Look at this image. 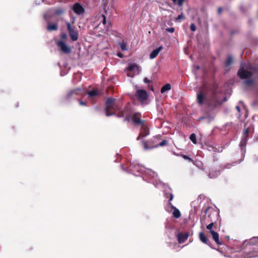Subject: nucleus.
<instances>
[{"label":"nucleus","instance_id":"nucleus-1","mask_svg":"<svg viewBox=\"0 0 258 258\" xmlns=\"http://www.w3.org/2000/svg\"><path fill=\"white\" fill-rule=\"evenodd\" d=\"M255 72L256 69L250 63H241L237 74L240 78L246 80L244 83L249 86L253 83V81L250 78Z\"/></svg>","mask_w":258,"mask_h":258},{"label":"nucleus","instance_id":"nucleus-2","mask_svg":"<svg viewBox=\"0 0 258 258\" xmlns=\"http://www.w3.org/2000/svg\"><path fill=\"white\" fill-rule=\"evenodd\" d=\"M119 109L118 105L115 99L108 98L106 101V115L107 116L112 115Z\"/></svg>","mask_w":258,"mask_h":258},{"label":"nucleus","instance_id":"nucleus-3","mask_svg":"<svg viewBox=\"0 0 258 258\" xmlns=\"http://www.w3.org/2000/svg\"><path fill=\"white\" fill-rule=\"evenodd\" d=\"M132 170L133 171H137L142 173H145L151 178H154L157 176V174L153 171L149 169H145V167L139 165H135L134 167H132Z\"/></svg>","mask_w":258,"mask_h":258},{"label":"nucleus","instance_id":"nucleus-4","mask_svg":"<svg viewBox=\"0 0 258 258\" xmlns=\"http://www.w3.org/2000/svg\"><path fill=\"white\" fill-rule=\"evenodd\" d=\"M136 96L142 104L145 103L148 98L147 93L145 90H137Z\"/></svg>","mask_w":258,"mask_h":258},{"label":"nucleus","instance_id":"nucleus-5","mask_svg":"<svg viewBox=\"0 0 258 258\" xmlns=\"http://www.w3.org/2000/svg\"><path fill=\"white\" fill-rule=\"evenodd\" d=\"M126 72L128 77H133L134 75L139 73V69L137 64L133 63L129 65Z\"/></svg>","mask_w":258,"mask_h":258},{"label":"nucleus","instance_id":"nucleus-6","mask_svg":"<svg viewBox=\"0 0 258 258\" xmlns=\"http://www.w3.org/2000/svg\"><path fill=\"white\" fill-rule=\"evenodd\" d=\"M248 133H249L248 128H246L243 131V136H242V138L241 139V141L240 142V147H241L242 151L245 150L246 144V142L248 139ZM244 151L245 152V151Z\"/></svg>","mask_w":258,"mask_h":258},{"label":"nucleus","instance_id":"nucleus-7","mask_svg":"<svg viewBox=\"0 0 258 258\" xmlns=\"http://www.w3.org/2000/svg\"><path fill=\"white\" fill-rule=\"evenodd\" d=\"M68 30L69 31V35L73 41H76L78 39V34L74 29L71 27V23L69 22L67 23Z\"/></svg>","mask_w":258,"mask_h":258},{"label":"nucleus","instance_id":"nucleus-8","mask_svg":"<svg viewBox=\"0 0 258 258\" xmlns=\"http://www.w3.org/2000/svg\"><path fill=\"white\" fill-rule=\"evenodd\" d=\"M64 13V10L62 8H57L52 9L48 11V15L54 17L61 15Z\"/></svg>","mask_w":258,"mask_h":258},{"label":"nucleus","instance_id":"nucleus-9","mask_svg":"<svg viewBox=\"0 0 258 258\" xmlns=\"http://www.w3.org/2000/svg\"><path fill=\"white\" fill-rule=\"evenodd\" d=\"M72 9L75 14L78 15H82L85 12V9L79 3H76L73 6Z\"/></svg>","mask_w":258,"mask_h":258},{"label":"nucleus","instance_id":"nucleus-10","mask_svg":"<svg viewBox=\"0 0 258 258\" xmlns=\"http://www.w3.org/2000/svg\"><path fill=\"white\" fill-rule=\"evenodd\" d=\"M56 44L63 53L68 54L71 52V48L63 41H58Z\"/></svg>","mask_w":258,"mask_h":258},{"label":"nucleus","instance_id":"nucleus-11","mask_svg":"<svg viewBox=\"0 0 258 258\" xmlns=\"http://www.w3.org/2000/svg\"><path fill=\"white\" fill-rule=\"evenodd\" d=\"M149 134L147 127L145 125L144 123L142 124V128L139 136L137 138V140H139L141 137H144L148 135Z\"/></svg>","mask_w":258,"mask_h":258},{"label":"nucleus","instance_id":"nucleus-12","mask_svg":"<svg viewBox=\"0 0 258 258\" xmlns=\"http://www.w3.org/2000/svg\"><path fill=\"white\" fill-rule=\"evenodd\" d=\"M141 114L139 113H136L133 117V121L138 124H143L144 123V120L141 119Z\"/></svg>","mask_w":258,"mask_h":258},{"label":"nucleus","instance_id":"nucleus-13","mask_svg":"<svg viewBox=\"0 0 258 258\" xmlns=\"http://www.w3.org/2000/svg\"><path fill=\"white\" fill-rule=\"evenodd\" d=\"M188 237V234L187 233H178L177 234L178 240L179 243H181L184 242Z\"/></svg>","mask_w":258,"mask_h":258},{"label":"nucleus","instance_id":"nucleus-14","mask_svg":"<svg viewBox=\"0 0 258 258\" xmlns=\"http://www.w3.org/2000/svg\"><path fill=\"white\" fill-rule=\"evenodd\" d=\"M163 49V47L160 46L157 48L153 50L150 55V58L151 59L155 58L159 54L160 51Z\"/></svg>","mask_w":258,"mask_h":258},{"label":"nucleus","instance_id":"nucleus-15","mask_svg":"<svg viewBox=\"0 0 258 258\" xmlns=\"http://www.w3.org/2000/svg\"><path fill=\"white\" fill-rule=\"evenodd\" d=\"M205 98V95L201 91H199L197 93V101L200 105L203 104Z\"/></svg>","mask_w":258,"mask_h":258},{"label":"nucleus","instance_id":"nucleus-16","mask_svg":"<svg viewBox=\"0 0 258 258\" xmlns=\"http://www.w3.org/2000/svg\"><path fill=\"white\" fill-rule=\"evenodd\" d=\"M118 45H119L120 48L122 51H126L128 49L127 47L126 42H125L124 40H122L118 42Z\"/></svg>","mask_w":258,"mask_h":258},{"label":"nucleus","instance_id":"nucleus-17","mask_svg":"<svg viewBox=\"0 0 258 258\" xmlns=\"http://www.w3.org/2000/svg\"><path fill=\"white\" fill-rule=\"evenodd\" d=\"M172 208L174 210L173 212V216L175 218H179L181 216L180 211L173 206H171Z\"/></svg>","mask_w":258,"mask_h":258},{"label":"nucleus","instance_id":"nucleus-18","mask_svg":"<svg viewBox=\"0 0 258 258\" xmlns=\"http://www.w3.org/2000/svg\"><path fill=\"white\" fill-rule=\"evenodd\" d=\"M211 235H212V237L213 240L217 243L220 244L219 239V234L218 233L215 231H211Z\"/></svg>","mask_w":258,"mask_h":258},{"label":"nucleus","instance_id":"nucleus-19","mask_svg":"<svg viewBox=\"0 0 258 258\" xmlns=\"http://www.w3.org/2000/svg\"><path fill=\"white\" fill-rule=\"evenodd\" d=\"M171 89V85L169 84H167L165 85H164L161 89V92L162 93H164L165 92H167Z\"/></svg>","mask_w":258,"mask_h":258},{"label":"nucleus","instance_id":"nucleus-20","mask_svg":"<svg viewBox=\"0 0 258 258\" xmlns=\"http://www.w3.org/2000/svg\"><path fill=\"white\" fill-rule=\"evenodd\" d=\"M199 238L201 241L204 243L207 244V239L205 235L203 232L199 233Z\"/></svg>","mask_w":258,"mask_h":258},{"label":"nucleus","instance_id":"nucleus-21","mask_svg":"<svg viewBox=\"0 0 258 258\" xmlns=\"http://www.w3.org/2000/svg\"><path fill=\"white\" fill-rule=\"evenodd\" d=\"M99 94V92L96 90H93L88 93L89 97H93Z\"/></svg>","mask_w":258,"mask_h":258},{"label":"nucleus","instance_id":"nucleus-22","mask_svg":"<svg viewBox=\"0 0 258 258\" xmlns=\"http://www.w3.org/2000/svg\"><path fill=\"white\" fill-rule=\"evenodd\" d=\"M47 29L48 31L56 30L57 29V25L56 24H48Z\"/></svg>","mask_w":258,"mask_h":258},{"label":"nucleus","instance_id":"nucleus-23","mask_svg":"<svg viewBox=\"0 0 258 258\" xmlns=\"http://www.w3.org/2000/svg\"><path fill=\"white\" fill-rule=\"evenodd\" d=\"M81 91V89H77V90H72V91H71V92H70L68 94V95H67V98H70V97L71 96L73 95V94H78V92H80Z\"/></svg>","mask_w":258,"mask_h":258},{"label":"nucleus","instance_id":"nucleus-24","mask_svg":"<svg viewBox=\"0 0 258 258\" xmlns=\"http://www.w3.org/2000/svg\"><path fill=\"white\" fill-rule=\"evenodd\" d=\"M220 173L218 171H216L215 172H210L209 174V177L210 178H216L219 175Z\"/></svg>","mask_w":258,"mask_h":258},{"label":"nucleus","instance_id":"nucleus-25","mask_svg":"<svg viewBox=\"0 0 258 258\" xmlns=\"http://www.w3.org/2000/svg\"><path fill=\"white\" fill-rule=\"evenodd\" d=\"M189 139L194 144H196L197 143L196 136L195 134H191Z\"/></svg>","mask_w":258,"mask_h":258},{"label":"nucleus","instance_id":"nucleus-26","mask_svg":"<svg viewBox=\"0 0 258 258\" xmlns=\"http://www.w3.org/2000/svg\"><path fill=\"white\" fill-rule=\"evenodd\" d=\"M213 226H214V223L213 222L211 223L210 224H209V225H208L207 226V229L209 230V232H210V233H211V231H214L213 230Z\"/></svg>","mask_w":258,"mask_h":258},{"label":"nucleus","instance_id":"nucleus-27","mask_svg":"<svg viewBox=\"0 0 258 258\" xmlns=\"http://www.w3.org/2000/svg\"><path fill=\"white\" fill-rule=\"evenodd\" d=\"M232 57L230 56H228L227 59V61L226 62V66H230L232 62Z\"/></svg>","mask_w":258,"mask_h":258},{"label":"nucleus","instance_id":"nucleus-28","mask_svg":"<svg viewBox=\"0 0 258 258\" xmlns=\"http://www.w3.org/2000/svg\"><path fill=\"white\" fill-rule=\"evenodd\" d=\"M190 30L192 31H195L196 30V25L192 23L190 24Z\"/></svg>","mask_w":258,"mask_h":258},{"label":"nucleus","instance_id":"nucleus-29","mask_svg":"<svg viewBox=\"0 0 258 258\" xmlns=\"http://www.w3.org/2000/svg\"><path fill=\"white\" fill-rule=\"evenodd\" d=\"M166 30L170 33H173L174 31V28L173 27L166 28Z\"/></svg>","mask_w":258,"mask_h":258},{"label":"nucleus","instance_id":"nucleus-30","mask_svg":"<svg viewBox=\"0 0 258 258\" xmlns=\"http://www.w3.org/2000/svg\"><path fill=\"white\" fill-rule=\"evenodd\" d=\"M102 22L103 25H105L106 23V17L104 15H102Z\"/></svg>","mask_w":258,"mask_h":258},{"label":"nucleus","instance_id":"nucleus-31","mask_svg":"<svg viewBox=\"0 0 258 258\" xmlns=\"http://www.w3.org/2000/svg\"><path fill=\"white\" fill-rule=\"evenodd\" d=\"M182 157H183V158H184V159L185 160H189V161H191L192 160L191 158H190L189 157H188L186 155H182Z\"/></svg>","mask_w":258,"mask_h":258},{"label":"nucleus","instance_id":"nucleus-32","mask_svg":"<svg viewBox=\"0 0 258 258\" xmlns=\"http://www.w3.org/2000/svg\"><path fill=\"white\" fill-rule=\"evenodd\" d=\"M184 0H178L177 1V5L179 6H181L183 4V3L184 2Z\"/></svg>","mask_w":258,"mask_h":258},{"label":"nucleus","instance_id":"nucleus-33","mask_svg":"<svg viewBox=\"0 0 258 258\" xmlns=\"http://www.w3.org/2000/svg\"><path fill=\"white\" fill-rule=\"evenodd\" d=\"M183 18V16L182 15V14H181L180 15H178V16L177 17V18H176V21H178V20H180V19Z\"/></svg>","mask_w":258,"mask_h":258},{"label":"nucleus","instance_id":"nucleus-34","mask_svg":"<svg viewBox=\"0 0 258 258\" xmlns=\"http://www.w3.org/2000/svg\"><path fill=\"white\" fill-rule=\"evenodd\" d=\"M166 144V141L165 140H163L162 141L160 144H159V146H164L165 144Z\"/></svg>","mask_w":258,"mask_h":258},{"label":"nucleus","instance_id":"nucleus-35","mask_svg":"<svg viewBox=\"0 0 258 258\" xmlns=\"http://www.w3.org/2000/svg\"><path fill=\"white\" fill-rule=\"evenodd\" d=\"M169 201L170 202L172 200L173 196L172 194H171V193H169Z\"/></svg>","mask_w":258,"mask_h":258},{"label":"nucleus","instance_id":"nucleus-36","mask_svg":"<svg viewBox=\"0 0 258 258\" xmlns=\"http://www.w3.org/2000/svg\"><path fill=\"white\" fill-rule=\"evenodd\" d=\"M117 56L120 58H122L123 57V54L121 52H118Z\"/></svg>","mask_w":258,"mask_h":258},{"label":"nucleus","instance_id":"nucleus-37","mask_svg":"<svg viewBox=\"0 0 258 258\" xmlns=\"http://www.w3.org/2000/svg\"><path fill=\"white\" fill-rule=\"evenodd\" d=\"M144 81L145 83H147L149 82V80L147 78H146L144 79Z\"/></svg>","mask_w":258,"mask_h":258},{"label":"nucleus","instance_id":"nucleus-38","mask_svg":"<svg viewBox=\"0 0 258 258\" xmlns=\"http://www.w3.org/2000/svg\"><path fill=\"white\" fill-rule=\"evenodd\" d=\"M144 148L145 149H149V148L147 147V143H144Z\"/></svg>","mask_w":258,"mask_h":258},{"label":"nucleus","instance_id":"nucleus-39","mask_svg":"<svg viewBox=\"0 0 258 258\" xmlns=\"http://www.w3.org/2000/svg\"><path fill=\"white\" fill-rule=\"evenodd\" d=\"M79 103H80V104L81 105H85V102H83V101H80L79 102Z\"/></svg>","mask_w":258,"mask_h":258},{"label":"nucleus","instance_id":"nucleus-40","mask_svg":"<svg viewBox=\"0 0 258 258\" xmlns=\"http://www.w3.org/2000/svg\"><path fill=\"white\" fill-rule=\"evenodd\" d=\"M236 108L238 112H240V107L239 106H236Z\"/></svg>","mask_w":258,"mask_h":258},{"label":"nucleus","instance_id":"nucleus-41","mask_svg":"<svg viewBox=\"0 0 258 258\" xmlns=\"http://www.w3.org/2000/svg\"><path fill=\"white\" fill-rule=\"evenodd\" d=\"M196 69L197 70H199L200 69V67L199 66H194V69Z\"/></svg>","mask_w":258,"mask_h":258},{"label":"nucleus","instance_id":"nucleus-42","mask_svg":"<svg viewBox=\"0 0 258 258\" xmlns=\"http://www.w3.org/2000/svg\"><path fill=\"white\" fill-rule=\"evenodd\" d=\"M218 10L219 13H220L221 12V11H222V8H219Z\"/></svg>","mask_w":258,"mask_h":258},{"label":"nucleus","instance_id":"nucleus-43","mask_svg":"<svg viewBox=\"0 0 258 258\" xmlns=\"http://www.w3.org/2000/svg\"><path fill=\"white\" fill-rule=\"evenodd\" d=\"M66 34H63V35H62V37L63 38H66Z\"/></svg>","mask_w":258,"mask_h":258},{"label":"nucleus","instance_id":"nucleus-44","mask_svg":"<svg viewBox=\"0 0 258 258\" xmlns=\"http://www.w3.org/2000/svg\"><path fill=\"white\" fill-rule=\"evenodd\" d=\"M226 168H230V165L229 164H227L226 166Z\"/></svg>","mask_w":258,"mask_h":258},{"label":"nucleus","instance_id":"nucleus-45","mask_svg":"<svg viewBox=\"0 0 258 258\" xmlns=\"http://www.w3.org/2000/svg\"><path fill=\"white\" fill-rule=\"evenodd\" d=\"M165 195H166V197L167 198H168V194H167V193H166V194H165Z\"/></svg>","mask_w":258,"mask_h":258},{"label":"nucleus","instance_id":"nucleus-46","mask_svg":"<svg viewBox=\"0 0 258 258\" xmlns=\"http://www.w3.org/2000/svg\"><path fill=\"white\" fill-rule=\"evenodd\" d=\"M174 3H176L177 2V0H172Z\"/></svg>","mask_w":258,"mask_h":258},{"label":"nucleus","instance_id":"nucleus-47","mask_svg":"<svg viewBox=\"0 0 258 258\" xmlns=\"http://www.w3.org/2000/svg\"><path fill=\"white\" fill-rule=\"evenodd\" d=\"M108 26H110V22H109V23H108Z\"/></svg>","mask_w":258,"mask_h":258},{"label":"nucleus","instance_id":"nucleus-48","mask_svg":"<svg viewBox=\"0 0 258 258\" xmlns=\"http://www.w3.org/2000/svg\"><path fill=\"white\" fill-rule=\"evenodd\" d=\"M44 1H45V0H42V2H44Z\"/></svg>","mask_w":258,"mask_h":258}]
</instances>
